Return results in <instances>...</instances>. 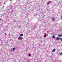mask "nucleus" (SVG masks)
<instances>
[{"mask_svg":"<svg viewBox=\"0 0 62 62\" xmlns=\"http://www.w3.org/2000/svg\"><path fill=\"white\" fill-rule=\"evenodd\" d=\"M23 39L22 37L21 36H19L18 37V39L19 40H22Z\"/></svg>","mask_w":62,"mask_h":62,"instance_id":"f257e3e1","label":"nucleus"},{"mask_svg":"<svg viewBox=\"0 0 62 62\" xmlns=\"http://www.w3.org/2000/svg\"><path fill=\"white\" fill-rule=\"evenodd\" d=\"M60 38H58V37H57L56 39V40H59V39H60Z\"/></svg>","mask_w":62,"mask_h":62,"instance_id":"f03ea898","label":"nucleus"},{"mask_svg":"<svg viewBox=\"0 0 62 62\" xmlns=\"http://www.w3.org/2000/svg\"><path fill=\"white\" fill-rule=\"evenodd\" d=\"M55 51V49H54L52 50V52L53 53H54V52Z\"/></svg>","mask_w":62,"mask_h":62,"instance_id":"7ed1b4c3","label":"nucleus"},{"mask_svg":"<svg viewBox=\"0 0 62 62\" xmlns=\"http://www.w3.org/2000/svg\"><path fill=\"white\" fill-rule=\"evenodd\" d=\"M51 1H48V2H47V4H49L51 3Z\"/></svg>","mask_w":62,"mask_h":62,"instance_id":"20e7f679","label":"nucleus"},{"mask_svg":"<svg viewBox=\"0 0 62 62\" xmlns=\"http://www.w3.org/2000/svg\"><path fill=\"white\" fill-rule=\"evenodd\" d=\"M15 48H13V49L12 51H15Z\"/></svg>","mask_w":62,"mask_h":62,"instance_id":"39448f33","label":"nucleus"},{"mask_svg":"<svg viewBox=\"0 0 62 62\" xmlns=\"http://www.w3.org/2000/svg\"><path fill=\"white\" fill-rule=\"evenodd\" d=\"M55 19V18H52V21H54Z\"/></svg>","mask_w":62,"mask_h":62,"instance_id":"423d86ee","label":"nucleus"},{"mask_svg":"<svg viewBox=\"0 0 62 62\" xmlns=\"http://www.w3.org/2000/svg\"><path fill=\"white\" fill-rule=\"evenodd\" d=\"M62 35H58V37H62Z\"/></svg>","mask_w":62,"mask_h":62,"instance_id":"0eeeda50","label":"nucleus"},{"mask_svg":"<svg viewBox=\"0 0 62 62\" xmlns=\"http://www.w3.org/2000/svg\"><path fill=\"white\" fill-rule=\"evenodd\" d=\"M46 36H47V35H46V34H45L44 35V37H45V38H46Z\"/></svg>","mask_w":62,"mask_h":62,"instance_id":"6e6552de","label":"nucleus"},{"mask_svg":"<svg viewBox=\"0 0 62 62\" xmlns=\"http://www.w3.org/2000/svg\"><path fill=\"white\" fill-rule=\"evenodd\" d=\"M52 37L53 38H54V39L55 38V37L54 36V35H53L52 36Z\"/></svg>","mask_w":62,"mask_h":62,"instance_id":"1a4fd4ad","label":"nucleus"},{"mask_svg":"<svg viewBox=\"0 0 62 62\" xmlns=\"http://www.w3.org/2000/svg\"><path fill=\"white\" fill-rule=\"evenodd\" d=\"M23 36V34H20V36L21 37V36Z\"/></svg>","mask_w":62,"mask_h":62,"instance_id":"9d476101","label":"nucleus"},{"mask_svg":"<svg viewBox=\"0 0 62 62\" xmlns=\"http://www.w3.org/2000/svg\"><path fill=\"white\" fill-rule=\"evenodd\" d=\"M60 55H62V52H61V53H60Z\"/></svg>","mask_w":62,"mask_h":62,"instance_id":"9b49d317","label":"nucleus"},{"mask_svg":"<svg viewBox=\"0 0 62 62\" xmlns=\"http://www.w3.org/2000/svg\"><path fill=\"white\" fill-rule=\"evenodd\" d=\"M29 55L30 56H31V54H29Z\"/></svg>","mask_w":62,"mask_h":62,"instance_id":"f8f14e48","label":"nucleus"},{"mask_svg":"<svg viewBox=\"0 0 62 62\" xmlns=\"http://www.w3.org/2000/svg\"><path fill=\"white\" fill-rule=\"evenodd\" d=\"M60 39L61 40H62V38H60Z\"/></svg>","mask_w":62,"mask_h":62,"instance_id":"ddd939ff","label":"nucleus"},{"mask_svg":"<svg viewBox=\"0 0 62 62\" xmlns=\"http://www.w3.org/2000/svg\"><path fill=\"white\" fill-rule=\"evenodd\" d=\"M10 50H11V51L12 50V48H11L10 49Z\"/></svg>","mask_w":62,"mask_h":62,"instance_id":"4468645a","label":"nucleus"},{"mask_svg":"<svg viewBox=\"0 0 62 62\" xmlns=\"http://www.w3.org/2000/svg\"><path fill=\"white\" fill-rule=\"evenodd\" d=\"M61 19H62V17H61Z\"/></svg>","mask_w":62,"mask_h":62,"instance_id":"2eb2a0df","label":"nucleus"},{"mask_svg":"<svg viewBox=\"0 0 62 62\" xmlns=\"http://www.w3.org/2000/svg\"><path fill=\"white\" fill-rule=\"evenodd\" d=\"M1 20V19H0V21Z\"/></svg>","mask_w":62,"mask_h":62,"instance_id":"dca6fc26","label":"nucleus"}]
</instances>
